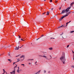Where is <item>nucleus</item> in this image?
<instances>
[{"mask_svg": "<svg viewBox=\"0 0 74 74\" xmlns=\"http://www.w3.org/2000/svg\"><path fill=\"white\" fill-rule=\"evenodd\" d=\"M3 74H4L5 73L6 74L7 73V72L5 71V70H4V69H3Z\"/></svg>", "mask_w": 74, "mask_h": 74, "instance_id": "nucleus-9", "label": "nucleus"}, {"mask_svg": "<svg viewBox=\"0 0 74 74\" xmlns=\"http://www.w3.org/2000/svg\"><path fill=\"white\" fill-rule=\"evenodd\" d=\"M20 44V42H18V44Z\"/></svg>", "mask_w": 74, "mask_h": 74, "instance_id": "nucleus-46", "label": "nucleus"}, {"mask_svg": "<svg viewBox=\"0 0 74 74\" xmlns=\"http://www.w3.org/2000/svg\"><path fill=\"white\" fill-rule=\"evenodd\" d=\"M15 69H14V71H12V72H10V73L15 74Z\"/></svg>", "mask_w": 74, "mask_h": 74, "instance_id": "nucleus-4", "label": "nucleus"}, {"mask_svg": "<svg viewBox=\"0 0 74 74\" xmlns=\"http://www.w3.org/2000/svg\"><path fill=\"white\" fill-rule=\"evenodd\" d=\"M40 56V57H42V56Z\"/></svg>", "mask_w": 74, "mask_h": 74, "instance_id": "nucleus-41", "label": "nucleus"}, {"mask_svg": "<svg viewBox=\"0 0 74 74\" xmlns=\"http://www.w3.org/2000/svg\"><path fill=\"white\" fill-rule=\"evenodd\" d=\"M20 37H21V36H19V38H20Z\"/></svg>", "mask_w": 74, "mask_h": 74, "instance_id": "nucleus-50", "label": "nucleus"}, {"mask_svg": "<svg viewBox=\"0 0 74 74\" xmlns=\"http://www.w3.org/2000/svg\"><path fill=\"white\" fill-rule=\"evenodd\" d=\"M7 48V47H5L4 48L5 49V48Z\"/></svg>", "mask_w": 74, "mask_h": 74, "instance_id": "nucleus-57", "label": "nucleus"}, {"mask_svg": "<svg viewBox=\"0 0 74 74\" xmlns=\"http://www.w3.org/2000/svg\"><path fill=\"white\" fill-rule=\"evenodd\" d=\"M71 21H69V22H68V23H70L71 22Z\"/></svg>", "mask_w": 74, "mask_h": 74, "instance_id": "nucleus-37", "label": "nucleus"}, {"mask_svg": "<svg viewBox=\"0 0 74 74\" xmlns=\"http://www.w3.org/2000/svg\"><path fill=\"white\" fill-rule=\"evenodd\" d=\"M44 73H46V71L45 70H44Z\"/></svg>", "mask_w": 74, "mask_h": 74, "instance_id": "nucleus-20", "label": "nucleus"}, {"mask_svg": "<svg viewBox=\"0 0 74 74\" xmlns=\"http://www.w3.org/2000/svg\"><path fill=\"white\" fill-rule=\"evenodd\" d=\"M70 12V13L71 12H71Z\"/></svg>", "mask_w": 74, "mask_h": 74, "instance_id": "nucleus-56", "label": "nucleus"}, {"mask_svg": "<svg viewBox=\"0 0 74 74\" xmlns=\"http://www.w3.org/2000/svg\"><path fill=\"white\" fill-rule=\"evenodd\" d=\"M41 70H39V71H38V72H37L35 74H40V73L41 72Z\"/></svg>", "mask_w": 74, "mask_h": 74, "instance_id": "nucleus-5", "label": "nucleus"}, {"mask_svg": "<svg viewBox=\"0 0 74 74\" xmlns=\"http://www.w3.org/2000/svg\"><path fill=\"white\" fill-rule=\"evenodd\" d=\"M50 2H52V0H50Z\"/></svg>", "mask_w": 74, "mask_h": 74, "instance_id": "nucleus-29", "label": "nucleus"}, {"mask_svg": "<svg viewBox=\"0 0 74 74\" xmlns=\"http://www.w3.org/2000/svg\"><path fill=\"white\" fill-rule=\"evenodd\" d=\"M74 32V31H73L70 32V33H73Z\"/></svg>", "mask_w": 74, "mask_h": 74, "instance_id": "nucleus-15", "label": "nucleus"}, {"mask_svg": "<svg viewBox=\"0 0 74 74\" xmlns=\"http://www.w3.org/2000/svg\"><path fill=\"white\" fill-rule=\"evenodd\" d=\"M69 45H68L67 46V48L69 47Z\"/></svg>", "mask_w": 74, "mask_h": 74, "instance_id": "nucleus-28", "label": "nucleus"}, {"mask_svg": "<svg viewBox=\"0 0 74 74\" xmlns=\"http://www.w3.org/2000/svg\"><path fill=\"white\" fill-rule=\"evenodd\" d=\"M21 65H23V66H24H24V64H21Z\"/></svg>", "mask_w": 74, "mask_h": 74, "instance_id": "nucleus-33", "label": "nucleus"}, {"mask_svg": "<svg viewBox=\"0 0 74 74\" xmlns=\"http://www.w3.org/2000/svg\"><path fill=\"white\" fill-rule=\"evenodd\" d=\"M72 53H74V52L73 51V50H72Z\"/></svg>", "mask_w": 74, "mask_h": 74, "instance_id": "nucleus-36", "label": "nucleus"}, {"mask_svg": "<svg viewBox=\"0 0 74 74\" xmlns=\"http://www.w3.org/2000/svg\"><path fill=\"white\" fill-rule=\"evenodd\" d=\"M50 59H51V55H50Z\"/></svg>", "mask_w": 74, "mask_h": 74, "instance_id": "nucleus-21", "label": "nucleus"}, {"mask_svg": "<svg viewBox=\"0 0 74 74\" xmlns=\"http://www.w3.org/2000/svg\"><path fill=\"white\" fill-rule=\"evenodd\" d=\"M29 64L31 65L32 64V63H29Z\"/></svg>", "mask_w": 74, "mask_h": 74, "instance_id": "nucleus-25", "label": "nucleus"}, {"mask_svg": "<svg viewBox=\"0 0 74 74\" xmlns=\"http://www.w3.org/2000/svg\"><path fill=\"white\" fill-rule=\"evenodd\" d=\"M31 44H32V43H31Z\"/></svg>", "mask_w": 74, "mask_h": 74, "instance_id": "nucleus-63", "label": "nucleus"}, {"mask_svg": "<svg viewBox=\"0 0 74 74\" xmlns=\"http://www.w3.org/2000/svg\"><path fill=\"white\" fill-rule=\"evenodd\" d=\"M57 2H58V1H55L56 3H57Z\"/></svg>", "mask_w": 74, "mask_h": 74, "instance_id": "nucleus-27", "label": "nucleus"}, {"mask_svg": "<svg viewBox=\"0 0 74 74\" xmlns=\"http://www.w3.org/2000/svg\"><path fill=\"white\" fill-rule=\"evenodd\" d=\"M73 58H74V54H73Z\"/></svg>", "mask_w": 74, "mask_h": 74, "instance_id": "nucleus-42", "label": "nucleus"}, {"mask_svg": "<svg viewBox=\"0 0 74 74\" xmlns=\"http://www.w3.org/2000/svg\"><path fill=\"white\" fill-rule=\"evenodd\" d=\"M19 48H21V47H20Z\"/></svg>", "mask_w": 74, "mask_h": 74, "instance_id": "nucleus-55", "label": "nucleus"}, {"mask_svg": "<svg viewBox=\"0 0 74 74\" xmlns=\"http://www.w3.org/2000/svg\"><path fill=\"white\" fill-rule=\"evenodd\" d=\"M60 60L63 62V64H64L65 62L66 61V60L65 58V53L64 52H63L62 56L60 58Z\"/></svg>", "mask_w": 74, "mask_h": 74, "instance_id": "nucleus-1", "label": "nucleus"}, {"mask_svg": "<svg viewBox=\"0 0 74 74\" xmlns=\"http://www.w3.org/2000/svg\"><path fill=\"white\" fill-rule=\"evenodd\" d=\"M15 63V62H14V63H13V65H14V63Z\"/></svg>", "mask_w": 74, "mask_h": 74, "instance_id": "nucleus-48", "label": "nucleus"}, {"mask_svg": "<svg viewBox=\"0 0 74 74\" xmlns=\"http://www.w3.org/2000/svg\"><path fill=\"white\" fill-rule=\"evenodd\" d=\"M73 60H74V58H73Z\"/></svg>", "mask_w": 74, "mask_h": 74, "instance_id": "nucleus-53", "label": "nucleus"}, {"mask_svg": "<svg viewBox=\"0 0 74 74\" xmlns=\"http://www.w3.org/2000/svg\"><path fill=\"white\" fill-rule=\"evenodd\" d=\"M74 3V2H73L72 3H71V5H73Z\"/></svg>", "mask_w": 74, "mask_h": 74, "instance_id": "nucleus-18", "label": "nucleus"}, {"mask_svg": "<svg viewBox=\"0 0 74 74\" xmlns=\"http://www.w3.org/2000/svg\"><path fill=\"white\" fill-rule=\"evenodd\" d=\"M24 58L23 56H21V57L20 58Z\"/></svg>", "mask_w": 74, "mask_h": 74, "instance_id": "nucleus-17", "label": "nucleus"}, {"mask_svg": "<svg viewBox=\"0 0 74 74\" xmlns=\"http://www.w3.org/2000/svg\"><path fill=\"white\" fill-rule=\"evenodd\" d=\"M8 55L9 56H10V53H8Z\"/></svg>", "mask_w": 74, "mask_h": 74, "instance_id": "nucleus-31", "label": "nucleus"}, {"mask_svg": "<svg viewBox=\"0 0 74 74\" xmlns=\"http://www.w3.org/2000/svg\"><path fill=\"white\" fill-rule=\"evenodd\" d=\"M60 27H59L58 28H60Z\"/></svg>", "mask_w": 74, "mask_h": 74, "instance_id": "nucleus-49", "label": "nucleus"}, {"mask_svg": "<svg viewBox=\"0 0 74 74\" xmlns=\"http://www.w3.org/2000/svg\"><path fill=\"white\" fill-rule=\"evenodd\" d=\"M74 13V12H73V13Z\"/></svg>", "mask_w": 74, "mask_h": 74, "instance_id": "nucleus-58", "label": "nucleus"}, {"mask_svg": "<svg viewBox=\"0 0 74 74\" xmlns=\"http://www.w3.org/2000/svg\"><path fill=\"white\" fill-rule=\"evenodd\" d=\"M44 13H45V12Z\"/></svg>", "mask_w": 74, "mask_h": 74, "instance_id": "nucleus-62", "label": "nucleus"}, {"mask_svg": "<svg viewBox=\"0 0 74 74\" xmlns=\"http://www.w3.org/2000/svg\"><path fill=\"white\" fill-rule=\"evenodd\" d=\"M71 67L74 68V65H72V66H71Z\"/></svg>", "mask_w": 74, "mask_h": 74, "instance_id": "nucleus-23", "label": "nucleus"}, {"mask_svg": "<svg viewBox=\"0 0 74 74\" xmlns=\"http://www.w3.org/2000/svg\"><path fill=\"white\" fill-rule=\"evenodd\" d=\"M55 39V38H51V39Z\"/></svg>", "mask_w": 74, "mask_h": 74, "instance_id": "nucleus-26", "label": "nucleus"}, {"mask_svg": "<svg viewBox=\"0 0 74 74\" xmlns=\"http://www.w3.org/2000/svg\"><path fill=\"white\" fill-rule=\"evenodd\" d=\"M2 74H4V73H2Z\"/></svg>", "mask_w": 74, "mask_h": 74, "instance_id": "nucleus-64", "label": "nucleus"}, {"mask_svg": "<svg viewBox=\"0 0 74 74\" xmlns=\"http://www.w3.org/2000/svg\"><path fill=\"white\" fill-rule=\"evenodd\" d=\"M18 70H19V67H18Z\"/></svg>", "mask_w": 74, "mask_h": 74, "instance_id": "nucleus-38", "label": "nucleus"}, {"mask_svg": "<svg viewBox=\"0 0 74 74\" xmlns=\"http://www.w3.org/2000/svg\"><path fill=\"white\" fill-rule=\"evenodd\" d=\"M8 60L10 62H12V60H11L10 59H8Z\"/></svg>", "mask_w": 74, "mask_h": 74, "instance_id": "nucleus-12", "label": "nucleus"}, {"mask_svg": "<svg viewBox=\"0 0 74 74\" xmlns=\"http://www.w3.org/2000/svg\"><path fill=\"white\" fill-rule=\"evenodd\" d=\"M43 14H45V13H43Z\"/></svg>", "mask_w": 74, "mask_h": 74, "instance_id": "nucleus-47", "label": "nucleus"}, {"mask_svg": "<svg viewBox=\"0 0 74 74\" xmlns=\"http://www.w3.org/2000/svg\"><path fill=\"white\" fill-rule=\"evenodd\" d=\"M40 38H38V39H36V40H38L39 39H40Z\"/></svg>", "mask_w": 74, "mask_h": 74, "instance_id": "nucleus-34", "label": "nucleus"}, {"mask_svg": "<svg viewBox=\"0 0 74 74\" xmlns=\"http://www.w3.org/2000/svg\"><path fill=\"white\" fill-rule=\"evenodd\" d=\"M49 12H47V13H46V15H49Z\"/></svg>", "mask_w": 74, "mask_h": 74, "instance_id": "nucleus-8", "label": "nucleus"}, {"mask_svg": "<svg viewBox=\"0 0 74 74\" xmlns=\"http://www.w3.org/2000/svg\"><path fill=\"white\" fill-rule=\"evenodd\" d=\"M71 14V12H68V13H67V14H66V15H69V14Z\"/></svg>", "mask_w": 74, "mask_h": 74, "instance_id": "nucleus-13", "label": "nucleus"}, {"mask_svg": "<svg viewBox=\"0 0 74 74\" xmlns=\"http://www.w3.org/2000/svg\"><path fill=\"white\" fill-rule=\"evenodd\" d=\"M71 7H68L67 9H66V10H62V12L61 13V14H63L65 12H66V13H67L68 12L69 10H70V9H71Z\"/></svg>", "mask_w": 74, "mask_h": 74, "instance_id": "nucleus-2", "label": "nucleus"}, {"mask_svg": "<svg viewBox=\"0 0 74 74\" xmlns=\"http://www.w3.org/2000/svg\"><path fill=\"white\" fill-rule=\"evenodd\" d=\"M21 60H20L19 59H18V60H17V61H18L16 62H19V61H20Z\"/></svg>", "mask_w": 74, "mask_h": 74, "instance_id": "nucleus-16", "label": "nucleus"}, {"mask_svg": "<svg viewBox=\"0 0 74 74\" xmlns=\"http://www.w3.org/2000/svg\"><path fill=\"white\" fill-rule=\"evenodd\" d=\"M69 23H66V25H68V24Z\"/></svg>", "mask_w": 74, "mask_h": 74, "instance_id": "nucleus-30", "label": "nucleus"}, {"mask_svg": "<svg viewBox=\"0 0 74 74\" xmlns=\"http://www.w3.org/2000/svg\"><path fill=\"white\" fill-rule=\"evenodd\" d=\"M59 9H60V10H61V7L59 8Z\"/></svg>", "mask_w": 74, "mask_h": 74, "instance_id": "nucleus-39", "label": "nucleus"}, {"mask_svg": "<svg viewBox=\"0 0 74 74\" xmlns=\"http://www.w3.org/2000/svg\"><path fill=\"white\" fill-rule=\"evenodd\" d=\"M42 57H44V58H45L47 60H49V59L47 58V57L46 56H42Z\"/></svg>", "mask_w": 74, "mask_h": 74, "instance_id": "nucleus-6", "label": "nucleus"}, {"mask_svg": "<svg viewBox=\"0 0 74 74\" xmlns=\"http://www.w3.org/2000/svg\"><path fill=\"white\" fill-rule=\"evenodd\" d=\"M36 63H37V61L36 62H35V64H36Z\"/></svg>", "mask_w": 74, "mask_h": 74, "instance_id": "nucleus-45", "label": "nucleus"}, {"mask_svg": "<svg viewBox=\"0 0 74 74\" xmlns=\"http://www.w3.org/2000/svg\"><path fill=\"white\" fill-rule=\"evenodd\" d=\"M51 10H53V8H51Z\"/></svg>", "mask_w": 74, "mask_h": 74, "instance_id": "nucleus-32", "label": "nucleus"}, {"mask_svg": "<svg viewBox=\"0 0 74 74\" xmlns=\"http://www.w3.org/2000/svg\"><path fill=\"white\" fill-rule=\"evenodd\" d=\"M63 38H64L63 36H62Z\"/></svg>", "mask_w": 74, "mask_h": 74, "instance_id": "nucleus-54", "label": "nucleus"}, {"mask_svg": "<svg viewBox=\"0 0 74 74\" xmlns=\"http://www.w3.org/2000/svg\"><path fill=\"white\" fill-rule=\"evenodd\" d=\"M68 14H66L65 15H64L62 17H61V18H60V19H59V21H61L62 20L63 18L66 17V16H68Z\"/></svg>", "mask_w": 74, "mask_h": 74, "instance_id": "nucleus-3", "label": "nucleus"}, {"mask_svg": "<svg viewBox=\"0 0 74 74\" xmlns=\"http://www.w3.org/2000/svg\"><path fill=\"white\" fill-rule=\"evenodd\" d=\"M46 1V0H44V1Z\"/></svg>", "mask_w": 74, "mask_h": 74, "instance_id": "nucleus-51", "label": "nucleus"}, {"mask_svg": "<svg viewBox=\"0 0 74 74\" xmlns=\"http://www.w3.org/2000/svg\"><path fill=\"white\" fill-rule=\"evenodd\" d=\"M51 73V72L50 71H48V73Z\"/></svg>", "mask_w": 74, "mask_h": 74, "instance_id": "nucleus-24", "label": "nucleus"}, {"mask_svg": "<svg viewBox=\"0 0 74 74\" xmlns=\"http://www.w3.org/2000/svg\"><path fill=\"white\" fill-rule=\"evenodd\" d=\"M65 27V26H64L63 25H62V26H60V27Z\"/></svg>", "mask_w": 74, "mask_h": 74, "instance_id": "nucleus-10", "label": "nucleus"}, {"mask_svg": "<svg viewBox=\"0 0 74 74\" xmlns=\"http://www.w3.org/2000/svg\"><path fill=\"white\" fill-rule=\"evenodd\" d=\"M6 74H8H8H7V73H6Z\"/></svg>", "mask_w": 74, "mask_h": 74, "instance_id": "nucleus-61", "label": "nucleus"}, {"mask_svg": "<svg viewBox=\"0 0 74 74\" xmlns=\"http://www.w3.org/2000/svg\"><path fill=\"white\" fill-rule=\"evenodd\" d=\"M49 50H52L53 48L52 47H50V48H49Z\"/></svg>", "mask_w": 74, "mask_h": 74, "instance_id": "nucleus-11", "label": "nucleus"}, {"mask_svg": "<svg viewBox=\"0 0 74 74\" xmlns=\"http://www.w3.org/2000/svg\"><path fill=\"white\" fill-rule=\"evenodd\" d=\"M66 26H67V25H66Z\"/></svg>", "mask_w": 74, "mask_h": 74, "instance_id": "nucleus-59", "label": "nucleus"}, {"mask_svg": "<svg viewBox=\"0 0 74 74\" xmlns=\"http://www.w3.org/2000/svg\"><path fill=\"white\" fill-rule=\"evenodd\" d=\"M23 46H24V45H23V46H21V47H23Z\"/></svg>", "mask_w": 74, "mask_h": 74, "instance_id": "nucleus-44", "label": "nucleus"}, {"mask_svg": "<svg viewBox=\"0 0 74 74\" xmlns=\"http://www.w3.org/2000/svg\"><path fill=\"white\" fill-rule=\"evenodd\" d=\"M63 32H62L61 34H60V35L62 36V35H63Z\"/></svg>", "mask_w": 74, "mask_h": 74, "instance_id": "nucleus-22", "label": "nucleus"}, {"mask_svg": "<svg viewBox=\"0 0 74 74\" xmlns=\"http://www.w3.org/2000/svg\"><path fill=\"white\" fill-rule=\"evenodd\" d=\"M21 40L23 41V40L22 39H21Z\"/></svg>", "mask_w": 74, "mask_h": 74, "instance_id": "nucleus-40", "label": "nucleus"}, {"mask_svg": "<svg viewBox=\"0 0 74 74\" xmlns=\"http://www.w3.org/2000/svg\"><path fill=\"white\" fill-rule=\"evenodd\" d=\"M19 46H18V47H16V48H15V50H18V49H19Z\"/></svg>", "mask_w": 74, "mask_h": 74, "instance_id": "nucleus-7", "label": "nucleus"}, {"mask_svg": "<svg viewBox=\"0 0 74 74\" xmlns=\"http://www.w3.org/2000/svg\"><path fill=\"white\" fill-rule=\"evenodd\" d=\"M34 60V59H30V60Z\"/></svg>", "mask_w": 74, "mask_h": 74, "instance_id": "nucleus-35", "label": "nucleus"}, {"mask_svg": "<svg viewBox=\"0 0 74 74\" xmlns=\"http://www.w3.org/2000/svg\"><path fill=\"white\" fill-rule=\"evenodd\" d=\"M17 72H18V73H19L20 72H19V69H18V70H17Z\"/></svg>", "mask_w": 74, "mask_h": 74, "instance_id": "nucleus-14", "label": "nucleus"}, {"mask_svg": "<svg viewBox=\"0 0 74 74\" xmlns=\"http://www.w3.org/2000/svg\"><path fill=\"white\" fill-rule=\"evenodd\" d=\"M64 1H66V0H64Z\"/></svg>", "mask_w": 74, "mask_h": 74, "instance_id": "nucleus-60", "label": "nucleus"}, {"mask_svg": "<svg viewBox=\"0 0 74 74\" xmlns=\"http://www.w3.org/2000/svg\"><path fill=\"white\" fill-rule=\"evenodd\" d=\"M43 36V35H42L41 36L42 37Z\"/></svg>", "mask_w": 74, "mask_h": 74, "instance_id": "nucleus-43", "label": "nucleus"}, {"mask_svg": "<svg viewBox=\"0 0 74 74\" xmlns=\"http://www.w3.org/2000/svg\"><path fill=\"white\" fill-rule=\"evenodd\" d=\"M4 47V46H3V47H2V48H3V47Z\"/></svg>", "mask_w": 74, "mask_h": 74, "instance_id": "nucleus-52", "label": "nucleus"}, {"mask_svg": "<svg viewBox=\"0 0 74 74\" xmlns=\"http://www.w3.org/2000/svg\"><path fill=\"white\" fill-rule=\"evenodd\" d=\"M17 65H16V66H15V67H14V69H15V68L17 67Z\"/></svg>", "mask_w": 74, "mask_h": 74, "instance_id": "nucleus-19", "label": "nucleus"}]
</instances>
